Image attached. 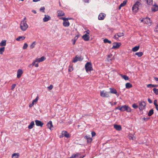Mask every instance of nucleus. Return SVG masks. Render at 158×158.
Listing matches in <instances>:
<instances>
[{
    "instance_id": "obj_58",
    "label": "nucleus",
    "mask_w": 158,
    "mask_h": 158,
    "mask_svg": "<svg viewBox=\"0 0 158 158\" xmlns=\"http://www.w3.org/2000/svg\"><path fill=\"white\" fill-rule=\"evenodd\" d=\"M154 79L156 81H158V78L156 77H154Z\"/></svg>"
},
{
    "instance_id": "obj_30",
    "label": "nucleus",
    "mask_w": 158,
    "mask_h": 158,
    "mask_svg": "<svg viewBox=\"0 0 158 158\" xmlns=\"http://www.w3.org/2000/svg\"><path fill=\"white\" fill-rule=\"evenodd\" d=\"M143 55L142 52H137L135 53V55L139 57Z\"/></svg>"
},
{
    "instance_id": "obj_59",
    "label": "nucleus",
    "mask_w": 158,
    "mask_h": 158,
    "mask_svg": "<svg viewBox=\"0 0 158 158\" xmlns=\"http://www.w3.org/2000/svg\"><path fill=\"white\" fill-rule=\"evenodd\" d=\"M72 40L73 41V45H75V42H76V41H75V40Z\"/></svg>"
},
{
    "instance_id": "obj_17",
    "label": "nucleus",
    "mask_w": 158,
    "mask_h": 158,
    "mask_svg": "<svg viewBox=\"0 0 158 158\" xmlns=\"http://www.w3.org/2000/svg\"><path fill=\"white\" fill-rule=\"evenodd\" d=\"M47 125L48 128L51 130H52V128L53 127L52 122L51 121H49L47 123Z\"/></svg>"
},
{
    "instance_id": "obj_35",
    "label": "nucleus",
    "mask_w": 158,
    "mask_h": 158,
    "mask_svg": "<svg viewBox=\"0 0 158 158\" xmlns=\"http://www.w3.org/2000/svg\"><path fill=\"white\" fill-rule=\"evenodd\" d=\"M158 86L157 85H154L151 84H149L147 85V87L148 88H152L154 87H157Z\"/></svg>"
},
{
    "instance_id": "obj_44",
    "label": "nucleus",
    "mask_w": 158,
    "mask_h": 158,
    "mask_svg": "<svg viewBox=\"0 0 158 158\" xmlns=\"http://www.w3.org/2000/svg\"><path fill=\"white\" fill-rule=\"evenodd\" d=\"M41 62L43 61L45 59V58L44 56H42L40 58Z\"/></svg>"
},
{
    "instance_id": "obj_14",
    "label": "nucleus",
    "mask_w": 158,
    "mask_h": 158,
    "mask_svg": "<svg viewBox=\"0 0 158 158\" xmlns=\"http://www.w3.org/2000/svg\"><path fill=\"white\" fill-rule=\"evenodd\" d=\"M82 38L85 41H89V35L86 34H85L83 35L82 36Z\"/></svg>"
},
{
    "instance_id": "obj_13",
    "label": "nucleus",
    "mask_w": 158,
    "mask_h": 158,
    "mask_svg": "<svg viewBox=\"0 0 158 158\" xmlns=\"http://www.w3.org/2000/svg\"><path fill=\"white\" fill-rule=\"evenodd\" d=\"M35 124L37 126H40L42 127L44 124V123H42L41 121L36 120L35 121Z\"/></svg>"
},
{
    "instance_id": "obj_53",
    "label": "nucleus",
    "mask_w": 158,
    "mask_h": 158,
    "mask_svg": "<svg viewBox=\"0 0 158 158\" xmlns=\"http://www.w3.org/2000/svg\"><path fill=\"white\" fill-rule=\"evenodd\" d=\"M79 36L78 35H76L74 39L73 40H75V41H76L77 40V39L78 38Z\"/></svg>"
},
{
    "instance_id": "obj_47",
    "label": "nucleus",
    "mask_w": 158,
    "mask_h": 158,
    "mask_svg": "<svg viewBox=\"0 0 158 158\" xmlns=\"http://www.w3.org/2000/svg\"><path fill=\"white\" fill-rule=\"evenodd\" d=\"M154 31L156 32H158V24L156 27Z\"/></svg>"
},
{
    "instance_id": "obj_5",
    "label": "nucleus",
    "mask_w": 158,
    "mask_h": 158,
    "mask_svg": "<svg viewBox=\"0 0 158 158\" xmlns=\"http://www.w3.org/2000/svg\"><path fill=\"white\" fill-rule=\"evenodd\" d=\"M131 109L128 106L125 105L120 107V110L122 111H124L126 110L127 112H130L131 111Z\"/></svg>"
},
{
    "instance_id": "obj_64",
    "label": "nucleus",
    "mask_w": 158,
    "mask_h": 158,
    "mask_svg": "<svg viewBox=\"0 0 158 158\" xmlns=\"http://www.w3.org/2000/svg\"><path fill=\"white\" fill-rule=\"evenodd\" d=\"M143 118L145 121H147L148 119L147 118H145V117Z\"/></svg>"
},
{
    "instance_id": "obj_34",
    "label": "nucleus",
    "mask_w": 158,
    "mask_h": 158,
    "mask_svg": "<svg viewBox=\"0 0 158 158\" xmlns=\"http://www.w3.org/2000/svg\"><path fill=\"white\" fill-rule=\"evenodd\" d=\"M157 100H155L154 101V104L156 107V110L158 111V105L157 104Z\"/></svg>"
},
{
    "instance_id": "obj_41",
    "label": "nucleus",
    "mask_w": 158,
    "mask_h": 158,
    "mask_svg": "<svg viewBox=\"0 0 158 158\" xmlns=\"http://www.w3.org/2000/svg\"><path fill=\"white\" fill-rule=\"evenodd\" d=\"M35 45V42H34L30 46V48L31 49L33 48Z\"/></svg>"
},
{
    "instance_id": "obj_61",
    "label": "nucleus",
    "mask_w": 158,
    "mask_h": 158,
    "mask_svg": "<svg viewBox=\"0 0 158 158\" xmlns=\"http://www.w3.org/2000/svg\"><path fill=\"white\" fill-rule=\"evenodd\" d=\"M35 65L36 67H38L39 66L38 63L35 64Z\"/></svg>"
},
{
    "instance_id": "obj_7",
    "label": "nucleus",
    "mask_w": 158,
    "mask_h": 158,
    "mask_svg": "<svg viewBox=\"0 0 158 158\" xmlns=\"http://www.w3.org/2000/svg\"><path fill=\"white\" fill-rule=\"evenodd\" d=\"M110 92H109V93H110L113 94H115L117 97L119 96V94L117 93L116 89H115L110 88Z\"/></svg>"
},
{
    "instance_id": "obj_43",
    "label": "nucleus",
    "mask_w": 158,
    "mask_h": 158,
    "mask_svg": "<svg viewBox=\"0 0 158 158\" xmlns=\"http://www.w3.org/2000/svg\"><path fill=\"white\" fill-rule=\"evenodd\" d=\"M132 106L133 108L135 109H137L138 107V106L135 103H134L132 105Z\"/></svg>"
},
{
    "instance_id": "obj_25",
    "label": "nucleus",
    "mask_w": 158,
    "mask_h": 158,
    "mask_svg": "<svg viewBox=\"0 0 158 158\" xmlns=\"http://www.w3.org/2000/svg\"><path fill=\"white\" fill-rule=\"evenodd\" d=\"M19 156V153H14L12 156V158H18Z\"/></svg>"
},
{
    "instance_id": "obj_48",
    "label": "nucleus",
    "mask_w": 158,
    "mask_h": 158,
    "mask_svg": "<svg viewBox=\"0 0 158 158\" xmlns=\"http://www.w3.org/2000/svg\"><path fill=\"white\" fill-rule=\"evenodd\" d=\"M16 85L15 84H14L12 85L11 86V89L12 90H13L16 86Z\"/></svg>"
},
{
    "instance_id": "obj_33",
    "label": "nucleus",
    "mask_w": 158,
    "mask_h": 158,
    "mask_svg": "<svg viewBox=\"0 0 158 158\" xmlns=\"http://www.w3.org/2000/svg\"><path fill=\"white\" fill-rule=\"evenodd\" d=\"M154 110L152 109L151 110L148 112V115L149 116H151L152 114H153Z\"/></svg>"
},
{
    "instance_id": "obj_1",
    "label": "nucleus",
    "mask_w": 158,
    "mask_h": 158,
    "mask_svg": "<svg viewBox=\"0 0 158 158\" xmlns=\"http://www.w3.org/2000/svg\"><path fill=\"white\" fill-rule=\"evenodd\" d=\"M26 19V18H24L23 20L21 21L20 24V28L23 31H26L28 27L26 21H25Z\"/></svg>"
},
{
    "instance_id": "obj_21",
    "label": "nucleus",
    "mask_w": 158,
    "mask_h": 158,
    "mask_svg": "<svg viewBox=\"0 0 158 158\" xmlns=\"http://www.w3.org/2000/svg\"><path fill=\"white\" fill-rule=\"evenodd\" d=\"M62 135H64V136L68 138L69 137V135L67 131H63L62 132Z\"/></svg>"
},
{
    "instance_id": "obj_19",
    "label": "nucleus",
    "mask_w": 158,
    "mask_h": 158,
    "mask_svg": "<svg viewBox=\"0 0 158 158\" xmlns=\"http://www.w3.org/2000/svg\"><path fill=\"white\" fill-rule=\"evenodd\" d=\"M152 11L154 12L157 11L158 10V6L154 5L152 8Z\"/></svg>"
},
{
    "instance_id": "obj_15",
    "label": "nucleus",
    "mask_w": 158,
    "mask_h": 158,
    "mask_svg": "<svg viewBox=\"0 0 158 158\" xmlns=\"http://www.w3.org/2000/svg\"><path fill=\"white\" fill-rule=\"evenodd\" d=\"M45 17L44 18L43 20L44 22H46L51 19L50 17L48 15H45Z\"/></svg>"
},
{
    "instance_id": "obj_28",
    "label": "nucleus",
    "mask_w": 158,
    "mask_h": 158,
    "mask_svg": "<svg viewBox=\"0 0 158 158\" xmlns=\"http://www.w3.org/2000/svg\"><path fill=\"white\" fill-rule=\"evenodd\" d=\"M25 39V37L24 36H19L18 38H17L16 40L18 41H20L21 40H23Z\"/></svg>"
},
{
    "instance_id": "obj_9",
    "label": "nucleus",
    "mask_w": 158,
    "mask_h": 158,
    "mask_svg": "<svg viewBox=\"0 0 158 158\" xmlns=\"http://www.w3.org/2000/svg\"><path fill=\"white\" fill-rule=\"evenodd\" d=\"M83 58L81 57H79L77 56H76L74 59L72 61L73 62H76L78 61H80L82 60Z\"/></svg>"
},
{
    "instance_id": "obj_23",
    "label": "nucleus",
    "mask_w": 158,
    "mask_h": 158,
    "mask_svg": "<svg viewBox=\"0 0 158 158\" xmlns=\"http://www.w3.org/2000/svg\"><path fill=\"white\" fill-rule=\"evenodd\" d=\"M34 125L35 124L34 122L33 121H31L30 125L28 126V128L30 129H32Z\"/></svg>"
},
{
    "instance_id": "obj_10",
    "label": "nucleus",
    "mask_w": 158,
    "mask_h": 158,
    "mask_svg": "<svg viewBox=\"0 0 158 158\" xmlns=\"http://www.w3.org/2000/svg\"><path fill=\"white\" fill-rule=\"evenodd\" d=\"M113 45L112 49H117L119 48L121 45V44L120 43H113Z\"/></svg>"
},
{
    "instance_id": "obj_27",
    "label": "nucleus",
    "mask_w": 158,
    "mask_h": 158,
    "mask_svg": "<svg viewBox=\"0 0 158 158\" xmlns=\"http://www.w3.org/2000/svg\"><path fill=\"white\" fill-rule=\"evenodd\" d=\"M139 46H135L132 48V51L133 52H136L139 50Z\"/></svg>"
},
{
    "instance_id": "obj_6",
    "label": "nucleus",
    "mask_w": 158,
    "mask_h": 158,
    "mask_svg": "<svg viewBox=\"0 0 158 158\" xmlns=\"http://www.w3.org/2000/svg\"><path fill=\"white\" fill-rule=\"evenodd\" d=\"M139 109L140 110H143L145 108L146 106L145 102H139Z\"/></svg>"
},
{
    "instance_id": "obj_11",
    "label": "nucleus",
    "mask_w": 158,
    "mask_h": 158,
    "mask_svg": "<svg viewBox=\"0 0 158 158\" xmlns=\"http://www.w3.org/2000/svg\"><path fill=\"white\" fill-rule=\"evenodd\" d=\"M106 16V14L104 13H101L99 15L98 19L99 20H103L104 19Z\"/></svg>"
},
{
    "instance_id": "obj_39",
    "label": "nucleus",
    "mask_w": 158,
    "mask_h": 158,
    "mask_svg": "<svg viewBox=\"0 0 158 158\" xmlns=\"http://www.w3.org/2000/svg\"><path fill=\"white\" fill-rule=\"evenodd\" d=\"M117 35L118 37H120L124 36V34L123 33H118L117 34Z\"/></svg>"
},
{
    "instance_id": "obj_16",
    "label": "nucleus",
    "mask_w": 158,
    "mask_h": 158,
    "mask_svg": "<svg viewBox=\"0 0 158 158\" xmlns=\"http://www.w3.org/2000/svg\"><path fill=\"white\" fill-rule=\"evenodd\" d=\"M114 128H115L118 131H121L122 130V127L121 126L118 125L117 124H115L114 125Z\"/></svg>"
},
{
    "instance_id": "obj_60",
    "label": "nucleus",
    "mask_w": 158,
    "mask_h": 158,
    "mask_svg": "<svg viewBox=\"0 0 158 158\" xmlns=\"http://www.w3.org/2000/svg\"><path fill=\"white\" fill-rule=\"evenodd\" d=\"M69 158H75V156H74V155L73 154L71 157H70Z\"/></svg>"
},
{
    "instance_id": "obj_37",
    "label": "nucleus",
    "mask_w": 158,
    "mask_h": 158,
    "mask_svg": "<svg viewBox=\"0 0 158 158\" xmlns=\"http://www.w3.org/2000/svg\"><path fill=\"white\" fill-rule=\"evenodd\" d=\"M103 41L104 43H108L109 44H111V41L107 39H105Z\"/></svg>"
},
{
    "instance_id": "obj_45",
    "label": "nucleus",
    "mask_w": 158,
    "mask_h": 158,
    "mask_svg": "<svg viewBox=\"0 0 158 158\" xmlns=\"http://www.w3.org/2000/svg\"><path fill=\"white\" fill-rule=\"evenodd\" d=\"M60 19L63 20L64 21L65 20H68L70 19L68 18H66L64 17H62L60 18Z\"/></svg>"
},
{
    "instance_id": "obj_12",
    "label": "nucleus",
    "mask_w": 158,
    "mask_h": 158,
    "mask_svg": "<svg viewBox=\"0 0 158 158\" xmlns=\"http://www.w3.org/2000/svg\"><path fill=\"white\" fill-rule=\"evenodd\" d=\"M23 73V71L21 69H19L17 72V78H19L20 77Z\"/></svg>"
},
{
    "instance_id": "obj_31",
    "label": "nucleus",
    "mask_w": 158,
    "mask_h": 158,
    "mask_svg": "<svg viewBox=\"0 0 158 158\" xmlns=\"http://www.w3.org/2000/svg\"><path fill=\"white\" fill-rule=\"evenodd\" d=\"M85 138L87 139V142L88 143H91L92 141V139L91 138L88 137L87 136H85Z\"/></svg>"
},
{
    "instance_id": "obj_22",
    "label": "nucleus",
    "mask_w": 158,
    "mask_h": 158,
    "mask_svg": "<svg viewBox=\"0 0 158 158\" xmlns=\"http://www.w3.org/2000/svg\"><path fill=\"white\" fill-rule=\"evenodd\" d=\"M127 2V1L125 0L123 1V2L120 4L119 6V9L120 10L121 9V7L125 6Z\"/></svg>"
},
{
    "instance_id": "obj_20",
    "label": "nucleus",
    "mask_w": 158,
    "mask_h": 158,
    "mask_svg": "<svg viewBox=\"0 0 158 158\" xmlns=\"http://www.w3.org/2000/svg\"><path fill=\"white\" fill-rule=\"evenodd\" d=\"M58 17L60 16H63L64 15V12L62 10H58L57 11Z\"/></svg>"
},
{
    "instance_id": "obj_26",
    "label": "nucleus",
    "mask_w": 158,
    "mask_h": 158,
    "mask_svg": "<svg viewBox=\"0 0 158 158\" xmlns=\"http://www.w3.org/2000/svg\"><path fill=\"white\" fill-rule=\"evenodd\" d=\"M132 87V85L130 83H127L126 84V88L129 89Z\"/></svg>"
},
{
    "instance_id": "obj_57",
    "label": "nucleus",
    "mask_w": 158,
    "mask_h": 158,
    "mask_svg": "<svg viewBox=\"0 0 158 158\" xmlns=\"http://www.w3.org/2000/svg\"><path fill=\"white\" fill-rule=\"evenodd\" d=\"M89 0H83L84 2L85 3H88Z\"/></svg>"
},
{
    "instance_id": "obj_52",
    "label": "nucleus",
    "mask_w": 158,
    "mask_h": 158,
    "mask_svg": "<svg viewBox=\"0 0 158 158\" xmlns=\"http://www.w3.org/2000/svg\"><path fill=\"white\" fill-rule=\"evenodd\" d=\"M91 135L92 137L95 136L96 135V133L94 131H92L91 132Z\"/></svg>"
},
{
    "instance_id": "obj_2",
    "label": "nucleus",
    "mask_w": 158,
    "mask_h": 158,
    "mask_svg": "<svg viewBox=\"0 0 158 158\" xmlns=\"http://www.w3.org/2000/svg\"><path fill=\"white\" fill-rule=\"evenodd\" d=\"M141 6V3L139 2H137L132 7V10L134 12H136L138 11L139 8Z\"/></svg>"
},
{
    "instance_id": "obj_49",
    "label": "nucleus",
    "mask_w": 158,
    "mask_h": 158,
    "mask_svg": "<svg viewBox=\"0 0 158 158\" xmlns=\"http://www.w3.org/2000/svg\"><path fill=\"white\" fill-rule=\"evenodd\" d=\"M69 68L68 69L69 71L71 72L73 70L72 66L71 67H70V66H69Z\"/></svg>"
},
{
    "instance_id": "obj_24",
    "label": "nucleus",
    "mask_w": 158,
    "mask_h": 158,
    "mask_svg": "<svg viewBox=\"0 0 158 158\" xmlns=\"http://www.w3.org/2000/svg\"><path fill=\"white\" fill-rule=\"evenodd\" d=\"M6 40H2L0 43V46H4L6 45Z\"/></svg>"
},
{
    "instance_id": "obj_40",
    "label": "nucleus",
    "mask_w": 158,
    "mask_h": 158,
    "mask_svg": "<svg viewBox=\"0 0 158 158\" xmlns=\"http://www.w3.org/2000/svg\"><path fill=\"white\" fill-rule=\"evenodd\" d=\"M39 98L37 96V97L35 98V99L34 100L32 101V104H34V103L35 102H36L38 100Z\"/></svg>"
},
{
    "instance_id": "obj_18",
    "label": "nucleus",
    "mask_w": 158,
    "mask_h": 158,
    "mask_svg": "<svg viewBox=\"0 0 158 158\" xmlns=\"http://www.w3.org/2000/svg\"><path fill=\"white\" fill-rule=\"evenodd\" d=\"M69 23L68 21V20H65L63 22V25L64 27H68L69 26Z\"/></svg>"
},
{
    "instance_id": "obj_36",
    "label": "nucleus",
    "mask_w": 158,
    "mask_h": 158,
    "mask_svg": "<svg viewBox=\"0 0 158 158\" xmlns=\"http://www.w3.org/2000/svg\"><path fill=\"white\" fill-rule=\"evenodd\" d=\"M5 48L2 47L0 48V54L2 55L4 51Z\"/></svg>"
},
{
    "instance_id": "obj_4",
    "label": "nucleus",
    "mask_w": 158,
    "mask_h": 158,
    "mask_svg": "<svg viewBox=\"0 0 158 158\" xmlns=\"http://www.w3.org/2000/svg\"><path fill=\"white\" fill-rule=\"evenodd\" d=\"M109 92H106L105 90H103L101 91L100 95L102 97L104 98H108L110 97Z\"/></svg>"
},
{
    "instance_id": "obj_63",
    "label": "nucleus",
    "mask_w": 158,
    "mask_h": 158,
    "mask_svg": "<svg viewBox=\"0 0 158 158\" xmlns=\"http://www.w3.org/2000/svg\"><path fill=\"white\" fill-rule=\"evenodd\" d=\"M32 11L34 14H36V12L35 10H32Z\"/></svg>"
},
{
    "instance_id": "obj_46",
    "label": "nucleus",
    "mask_w": 158,
    "mask_h": 158,
    "mask_svg": "<svg viewBox=\"0 0 158 158\" xmlns=\"http://www.w3.org/2000/svg\"><path fill=\"white\" fill-rule=\"evenodd\" d=\"M45 7H42L40 8V11H43V12H44Z\"/></svg>"
},
{
    "instance_id": "obj_29",
    "label": "nucleus",
    "mask_w": 158,
    "mask_h": 158,
    "mask_svg": "<svg viewBox=\"0 0 158 158\" xmlns=\"http://www.w3.org/2000/svg\"><path fill=\"white\" fill-rule=\"evenodd\" d=\"M74 156H75V158H82L83 157H84V156L81 157V156L80 154L79 153H77L76 154H74Z\"/></svg>"
},
{
    "instance_id": "obj_3",
    "label": "nucleus",
    "mask_w": 158,
    "mask_h": 158,
    "mask_svg": "<svg viewBox=\"0 0 158 158\" xmlns=\"http://www.w3.org/2000/svg\"><path fill=\"white\" fill-rule=\"evenodd\" d=\"M85 67L86 71L87 73L93 70L92 64L90 62H87L85 65Z\"/></svg>"
},
{
    "instance_id": "obj_42",
    "label": "nucleus",
    "mask_w": 158,
    "mask_h": 158,
    "mask_svg": "<svg viewBox=\"0 0 158 158\" xmlns=\"http://www.w3.org/2000/svg\"><path fill=\"white\" fill-rule=\"evenodd\" d=\"M28 47V45L27 43H25L24 44L23 46V49H27V47Z\"/></svg>"
},
{
    "instance_id": "obj_51",
    "label": "nucleus",
    "mask_w": 158,
    "mask_h": 158,
    "mask_svg": "<svg viewBox=\"0 0 158 158\" xmlns=\"http://www.w3.org/2000/svg\"><path fill=\"white\" fill-rule=\"evenodd\" d=\"M35 60V62H41L40 58L36 59Z\"/></svg>"
},
{
    "instance_id": "obj_38",
    "label": "nucleus",
    "mask_w": 158,
    "mask_h": 158,
    "mask_svg": "<svg viewBox=\"0 0 158 158\" xmlns=\"http://www.w3.org/2000/svg\"><path fill=\"white\" fill-rule=\"evenodd\" d=\"M153 91L154 93H155L156 94H158V89L154 88L153 89Z\"/></svg>"
},
{
    "instance_id": "obj_32",
    "label": "nucleus",
    "mask_w": 158,
    "mask_h": 158,
    "mask_svg": "<svg viewBox=\"0 0 158 158\" xmlns=\"http://www.w3.org/2000/svg\"><path fill=\"white\" fill-rule=\"evenodd\" d=\"M121 76L125 80H128L129 79L128 77L126 75H123L122 74H121Z\"/></svg>"
},
{
    "instance_id": "obj_56",
    "label": "nucleus",
    "mask_w": 158,
    "mask_h": 158,
    "mask_svg": "<svg viewBox=\"0 0 158 158\" xmlns=\"http://www.w3.org/2000/svg\"><path fill=\"white\" fill-rule=\"evenodd\" d=\"M117 34H116L115 35H114V38L115 39H118V37H117Z\"/></svg>"
},
{
    "instance_id": "obj_54",
    "label": "nucleus",
    "mask_w": 158,
    "mask_h": 158,
    "mask_svg": "<svg viewBox=\"0 0 158 158\" xmlns=\"http://www.w3.org/2000/svg\"><path fill=\"white\" fill-rule=\"evenodd\" d=\"M148 102L150 103H151L152 102V100L150 98H148Z\"/></svg>"
},
{
    "instance_id": "obj_62",
    "label": "nucleus",
    "mask_w": 158,
    "mask_h": 158,
    "mask_svg": "<svg viewBox=\"0 0 158 158\" xmlns=\"http://www.w3.org/2000/svg\"><path fill=\"white\" fill-rule=\"evenodd\" d=\"M34 105V104H32V102L31 104L30 105H29V106L30 107H31V106H32Z\"/></svg>"
},
{
    "instance_id": "obj_8",
    "label": "nucleus",
    "mask_w": 158,
    "mask_h": 158,
    "mask_svg": "<svg viewBox=\"0 0 158 158\" xmlns=\"http://www.w3.org/2000/svg\"><path fill=\"white\" fill-rule=\"evenodd\" d=\"M141 22H143L144 23H145L148 25L149 24V23L151 24L152 22L151 20H150V19L148 18H146L143 19L141 20Z\"/></svg>"
},
{
    "instance_id": "obj_55",
    "label": "nucleus",
    "mask_w": 158,
    "mask_h": 158,
    "mask_svg": "<svg viewBox=\"0 0 158 158\" xmlns=\"http://www.w3.org/2000/svg\"><path fill=\"white\" fill-rule=\"evenodd\" d=\"M36 62H35V60H34V61L33 62V63H32V64H31V65H32V66H34V65H35V63Z\"/></svg>"
},
{
    "instance_id": "obj_50",
    "label": "nucleus",
    "mask_w": 158,
    "mask_h": 158,
    "mask_svg": "<svg viewBox=\"0 0 158 158\" xmlns=\"http://www.w3.org/2000/svg\"><path fill=\"white\" fill-rule=\"evenodd\" d=\"M48 88L50 90L52 89L53 88V86L51 85L49 86L48 87Z\"/></svg>"
}]
</instances>
